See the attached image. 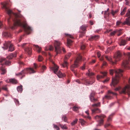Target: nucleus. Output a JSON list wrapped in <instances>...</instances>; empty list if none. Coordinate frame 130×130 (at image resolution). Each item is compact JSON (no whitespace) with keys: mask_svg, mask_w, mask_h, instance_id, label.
<instances>
[{"mask_svg":"<svg viewBox=\"0 0 130 130\" xmlns=\"http://www.w3.org/2000/svg\"><path fill=\"white\" fill-rule=\"evenodd\" d=\"M7 3L5 2L2 3L1 5L3 8L5 9L8 14L9 16L10 19H8L7 21L9 23L11 21V19L13 21L11 24H10V28L12 29H14L15 28L16 26H22L25 31L27 33L29 34L30 32H30L31 31V28L28 26L26 24H23L20 21V20L18 18L21 17L20 14H17L13 12L10 10L7 6Z\"/></svg>","mask_w":130,"mask_h":130,"instance_id":"obj_1","label":"nucleus"},{"mask_svg":"<svg viewBox=\"0 0 130 130\" xmlns=\"http://www.w3.org/2000/svg\"><path fill=\"white\" fill-rule=\"evenodd\" d=\"M123 72V70L120 69L117 70L111 69L110 70V74L111 75H112L114 73L115 74V77L112 78L111 83L110 84L111 87H115L118 83L119 78L122 75V73Z\"/></svg>","mask_w":130,"mask_h":130,"instance_id":"obj_2","label":"nucleus"},{"mask_svg":"<svg viewBox=\"0 0 130 130\" xmlns=\"http://www.w3.org/2000/svg\"><path fill=\"white\" fill-rule=\"evenodd\" d=\"M82 60V57L80 54L78 55L77 58L74 61V64L72 65L71 67V69L73 72L75 74V75L77 77H79V75L78 74L77 72L74 71V68H76L78 66V63L81 61Z\"/></svg>","mask_w":130,"mask_h":130,"instance_id":"obj_3","label":"nucleus"},{"mask_svg":"<svg viewBox=\"0 0 130 130\" xmlns=\"http://www.w3.org/2000/svg\"><path fill=\"white\" fill-rule=\"evenodd\" d=\"M121 56L122 54L121 53L120 51H118L116 52L114 56V59H115V62H114L112 60L111 58L107 56H105V58L112 64H114L116 63V62L120 60L121 59Z\"/></svg>","mask_w":130,"mask_h":130,"instance_id":"obj_4","label":"nucleus"},{"mask_svg":"<svg viewBox=\"0 0 130 130\" xmlns=\"http://www.w3.org/2000/svg\"><path fill=\"white\" fill-rule=\"evenodd\" d=\"M27 72L29 73L30 74H31L35 73L36 72L32 68H27L22 71L21 72L19 73L16 74L15 75L16 76H22V77L21 78V79H22L23 77L25 76V74Z\"/></svg>","mask_w":130,"mask_h":130,"instance_id":"obj_5","label":"nucleus"},{"mask_svg":"<svg viewBox=\"0 0 130 130\" xmlns=\"http://www.w3.org/2000/svg\"><path fill=\"white\" fill-rule=\"evenodd\" d=\"M58 68V67L56 64L54 63L53 67H52L51 69L53 71L54 73L56 74L59 77L61 78L65 76V74L62 73L60 71H59L58 72H57Z\"/></svg>","mask_w":130,"mask_h":130,"instance_id":"obj_6","label":"nucleus"},{"mask_svg":"<svg viewBox=\"0 0 130 130\" xmlns=\"http://www.w3.org/2000/svg\"><path fill=\"white\" fill-rule=\"evenodd\" d=\"M4 46L2 47V48L4 50L7 49H8L9 45V49L8 51L11 52L12 51L14 50V47L13 45L11 43L10 41L6 42L4 44Z\"/></svg>","mask_w":130,"mask_h":130,"instance_id":"obj_7","label":"nucleus"},{"mask_svg":"<svg viewBox=\"0 0 130 130\" xmlns=\"http://www.w3.org/2000/svg\"><path fill=\"white\" fill-rule=\"evenodd\" d=\"M105 117V116L104 115H101L99 116L97 115L95 117V119L99 122L97 126H100L103 124L104 122L103 119Z\"/></svg>","mask_w":130,"mask_h":130,"instance_id":"obj_8","label":"nucleus"},{"mask_svg":"<svg viewBox=\"0 0 130 130\" xmlns=\"http://www.w3.org/2000/svg\"><path fill=\"white\" fill-rule=\"evenodd\" d=\"M61 43L58 41H55L54 43V45L55 47V51L56 54L60 53L61 52V49L60 46Z\"/></svg>","mask_w":130,"mask_h":130,"instance_id":"obj_9","label":"nucleus"},{"mask_svg":"<svg viewBox=\"0 0 130 130\" xmlns=\"http://www.w3.org/2000/svg\"><path fill=\"white\" fill-rule=\"evenodd\" d=\"M126 15L128 17L125 19V21L122 23V25L130 26V9H128V10Z\"/></svg>","mask_w":130,"mask_h":130,"instance_id":"obj_10","label":"nucleus"},{"mask_svg":"<svg viewBox=\"0 0 130 130\" xmlns=\"http://www.w3.org/2000/svg\"><path fill=\"white\" fill-rule=\"evenodd\" d=\"M116 93L111 91L110 90H109L108 91L107 94L103 98V99L104 100V99H110L113 95H116Z\"/></svg>","mask_w":130,"mask_h":130,"instance_id":"obj_11","label":"nucleus"},{"mask_svg":"<svg viewBox=\"0 0 130 130\" xmlns=\"http://www.w3.org/2000/svg\"><path fill=\"white\" fill-rule=\"evenodd\" d=\"M27 43H25L21 45V46L23 48H24L25 51L28 54L30 55L31 53V49L28 47V46H26V47H25Z\"/></svg>","mask_w":130,"mask_h":130,"instance_id":"obj_12","label":"nucleus"},{"mask_svg":"<svg viewBox=\"0 0 130 130\" xmlns=\"http://www.w3.org/2000/svg\"><path fill=\"white\" fill-rule=\"evenodd\" d=\"M95 95V93L94 92H92L90 94L89 98L91 102H94L97 101V99L94 98Z\"/></svg>","mask_w":130,"mask_h":130,"instance_id":"obj_13","label":"nucleus"},{"mask_svg":"<svg viewBox=\"0 0 130 130\" xmlns=\"http://www.w3.org/2000/svg\"><path fill=\"white\" fill-rule=\"evenodd\" d=\"M101 73L103 75H98L97 76V78L98 80H99L100 79L103 78L104 77L106 76V75L107 73L105 72H101Z\"/></svg>","mask_w":130,"mask_h":130,"instance_id":"obj_14","label":"nucleus"},{"mask_svg":"<svg viewBox=\"0 0 130 130\" xmlns=\"http://www.w3.org/2000/svg\"><path fill=\"white\" fill-rule=\"evenodd\" d=\"M92 113L95 114L99 113L101 112V110L98 108H94L93 109L91 110Z\"/></svg>","mask_w":130,"mask_h":130,"instance_id":"obj_15","label":"nucleus"},{"mask_svg":"<svg viewBox=\"0 0 130 130\" xmlns=\"http://www.w3.org/2000/svg\"><path fill=\"white\" fill-rule=\"evenodd\" d=\"M84 82H85V84L86 85H89L92 84L95 82L94 80H93L92 81H86L85 80H84Z\"/></svg>","mask_w":130,"mask_h":130,"instance_id":"obj_16","label":"nucleus"},{"mask_svg":"<svg viewBox=\"0 0 130 130\" xmlns=\"http://www.w3.org/2000/svg\"><path fill=\"white\" fill-rule=\"evenodd\" d=\"M84 82H85V84L86 85H89L92 84L95 82L94 80H93L92 81H86L85 80H84Z\"/></svg>","mask_w":130,"mask_h":130,"instance_id":"obj_17","label":"nucleus"},{"mask_svg":"<svg viewBox=\"0 0 130 130\" xmlns=\"http://www.w3.org/2000/svg\"><path fill=\"white\" fill-rule=\"evenodd\" d=\"M122 93L124 94H127L129 95H130V90H121Z\"/></svg>","mask_w":130,"mask_h":130,"instance_id":"obj_18","label":"nucleus"},{"mask_svg":"<svg viewBox=\"0 0 130 130\" xmlns=\"http://www.w3.org/2000/svg\"><path fill=\"white\" fill-rule=\"evenodd\" d=\"M16 55L15 54H11L9 56L7 57V58L9 59H10L12 58L13 57H15Z\"/></svg>","mask_w":130,"mask_h":130,"instance_id":"obj_19","label":"nucleus"},{"mask_svg":"<svg viewBox=\"0 0 130 130\" xmlns=\"http://www.w3.org/2000/svg\"><path fill=\"white\" fill-rule=\"evenodd\" d=\"M126 40L122 39L120 43V45L121 46H124L126 44Z\"/></svg>","mask_w":130,"mask_h":130,"instance_id":"obj_20","label":"nucleus"},{"mask_svg":"<svg viewBox=\"0 0 130 130\" xmlns=\"http://www.w3.org/2000/svg\"><path fill=\"white\" fill-rule=\"evenodd\" d=\"M9 81L10 83L13 84H16L17 83V80L14 78L10 79Z\"/></svg>","mask_w":130,"mask_h":130,"instance_id":"obj_21","label":"nucleus"},{"mask_svg":"<svg viewBox=\"0 0 130 130\" xmlns=\"http://www.w3.org/2000/svg\"><path fill=\"white\" fill-rule=\"evenodd\" d=\"M99 37V36L98 35L92 36L89 38V40H91L93 39H95L98 38Z\"/></svg>","mask_w":130,"mask_h":130,"instance_id":"obj_22","label":"nucleus"},{"mask_svg":"<svg viewBox=\"0 0 130 130\" xmlns=\"http://www.w3.org/2000/svg\"><path fill=\"white\" fill-rule=\"evenodd\" d=\"M129 63V61H126L123 62L122 65L125 68L127 67V64Z\"/></svg>","mask_w":130,"mask_h":130,"instance_id":"obj_23","label":"nucleus"},{"mask_svg":"<svg viewBox=\"0 0 130 130\" xmlns=\"http://www.w3.org/2000/svg\"><path fill=\"white\" fill-rule=\"evenodd\" d=\"M33 46L36 48V51L38 53H40L41 52V48L38 45H34Z\"/></svg>","mask_w":130,"mask_h":130,"instance_id":"obj_24","label":"nucleus"},{"mask_svg":"<svg viewBox=\"0 0 130 130\" xmlns=\"http://www.w3.org/2000/svg\"><path fill=\"white\" fill-rule=\"evenodd\" d=\"M1 70L2 72L1 73V74H5L6 72V69L3 67L1 68Z\"/></svg>","mask_w":130,"mask_h":130,"instance_id":"obj_25","label":"nucleus"},{"mask_svg":"<svg viewBox=\"0 0 130 130\" xmlns=\"http://www.w3.org/2000/svg\"><path fill=\"white\" fill-rule=\"evenodd\" d=\"M67 59H65V58H64L63 63V64H62V66L63 67H67V66L68 63L67 61Z\"/></svg>","mask_w":130,"mask_h":130,"instance_id":"obj_26","label":"nucleus"},{"mask_svg":"<svg viewBox=\"0 0 130 130\" xmlns=\"http://www.w3.org/2000/svg\"><path fill=\"white\" fill-rule=\"evenodd\" d=\"M79 122L81 123L82 125H85L86 123V122L82 119H79Z\"/></svg>","mask_w":130,"mask_h":130,"instance_id":"obj_27","label":"nucleus"},{"mask_svg":"<svg viewBox=\"0 0 130 130\" xmlns=\"http://www.w3.org/2000/svg\"><path fill=\"white\" fill-rule=\"evenodd\" d=\"M10 34L6 31H4L3 33V36L4 37H9Z\"/></svg>","mask_w":130,"mask_h":130,"instance_id":"obj_28","label":"nucleus"},{"mask_svg":"<svg viewBox=\"0 0 130 130\" xmlns=\"http://www.w3.org/2000/svg\"><path fill=\"white\" fill-rule=\"evenodd\" d=\"M119 11L118 9H117L115 11H114L113 10H111V13L113 17H114V15L117 13Z\"/></svg>","mask_w":130,"mask_h":130,"instance_id":"obj_29","label":"nucleus"},{"mask_svg":"<svg viewBox=\"0 0 130 130\" xmlns=\"http://www.w3.org/2000/svg\"><path fill=\"white\" fill-rule=\"evenodd\" d=\"M73 41L72 40L70 39H68L67 40V46H68L71 45V43Z\"/></svg>","mask_w":130,"mask_h":130,"instance_id":"obj_30","label":"nucleus"},{"mask_svg":"<svg viewBox=\"0 0 130 130\" xmlns=\"http://www.w3.org/2000/svg\"><path fill=\"white\" fill-rule=\"evenodd\" d=\"M100 103L99 102L97 103L94 104L92 105V106L93 108H95V107H100Z\"/></svg>","mask_w":130,"mask_h":130,"instance_id":"obj_31","label":"nucleus"},{"mask_svg":"<svg viewBox=\"0 0 130 130\" xmlns=\"http://www.w3.org/2000/svg\"><path fill=\"white\" fill-rule=\"evenodd\" d=\"M129 83L130 85V78L129 80ZM130 89V86L129 85H127L125 86L124 88V89Z\"/></svg>","mask_w":130,"mask_h":130,"instance_id":"obj_32","label":"nucleus"},{"mask_svg":"<svg viewBox=\"0 0 130 130\" xmlns=\"http://www.w3.org/2000/svg\"><path fill=\"white\" fill-rule=\"evenodd\" d=\"M127 8L126 7H125L122 11L121 12L120 14L121 15L124 14Z\"/></svg>","mask_w":130,"mask_h":130,"instance_id":"obj_33","label":"nucleus"},{"mask_svg":"<svg viewBox=\"0 0 130 130\" xmlns=\"http://www.w3.org/2000/svg\"><path fill=\"white\" fill-rule=\"evenodd\" d=\"M53 47L51 46L50 45L47 48H46V50H49L50 51H53Z\"/></svg>","mask_w":130,"mask_h":130,"instance_id":"obj_34","label":"nucleus"},{"mask_svg":"<svg viewBox=\"0 0 130 130\" xmlns=\"http://www.w3.org/2000/svg\"><path fill=\"white\" fill-rule=\"evenodd\" d=\"M71 53H68L65 56V59H68L70 57L71 55Z\"/></svg>","mask_w":130,"mask_h":130,"instance_id":"obj_35","label":"nucleus"},{"mask_svg":"<svg viewBox=\"0 0 130 130\" xmlns=\"http://www.w3.org/2000/svg\"><path fill=\"white\" fill-rule=\"evenodd\" d=\"M119 31L118 30H115L114 31L112 32H110V34L111 36H113L117 32Z\"/></svg>","mask_w":130,"mask_h":130,"instance_id":"obj_36","label":"nucleus"},{"mask_svg":"<svg viewBox=\"0 0 130 130\" xmlns=\"http://www.w3.org/2000/svg\"><path fill=\"white\" fill-rule=\"evenodd\" d=\"M62 119L65 122H66L67 121V118L65 115H63L62 117Z\"/></svg>","mask_w":130,"mask_h":130,"instance_id":"obj_37","label":"nucleus"},{"mask_svg":"<svg viewBox=\"0 0 130 130\" xmlns=\"http://www.w3.org/2000/svg\"><path fill=\"white\" fill-rule=\"evenodd\" d=\"M86 26L85 25H82L81 27L80 28L83 31L85 30L86 29Z\"/></svg>","mask_w":130,"mask_h":130,"instance_id":"obj_38","label":"nucleus"},{"mask_svg":"<svg viewBox=\"0 0 130 130\" xmlns=\"http://www.w3.org/2000/svg\"><path fill=\"white\" fill-rule=\"evenodd\" d=\"M77 121H78V119H76L74 121H73V122L71 123V125H74L75 124H76L77 123Z\"/></svg>","mask_w":130,"mask_h":130,"instance_id":"obj_39","label":"nucleus"},{"mask_svg":"<svg viewBox=\"0 0 130 130\" xmlns=\"http://www.w3.org/2000/svg\"><path fill=\"white\" fill-rule=\"evenodd\" d=\"M113 115V114H112L110 115L107 119L108 121H109L111 120L112 117Z\"/></svg>","mask_w":130,"mask_h":130,"instance_id":"obj_40","label":"nucleus"},{"mask_svg":"<svg viewBox=\"0 0 130 130\" xmlns=\"http://www.w3.org/2000/svg\"><path fill=\"white\" fill-rule=\"evenodd\" d=\"M53 125L54 128H55L56 130H59V128L56 125L54 124H53Z\"/></svg>","mask_w":130,"mask_h":130,"instance_id":"obj_41","label":"nucleus"},{"mask_svg":"<svg viewBox=\"0 0 130 130\" xmlns=\"http://www.w3.org/2000/svg\"><path fill=\"white\" fill-rule=\"evenodd\" d=\"M59 126H60L63 129H66L67 127L65 125H62L60 124Z\"/></svg>","mask_w":130,"mask_h":130,"instance_id":"obj_42","label":"nucleus"},{"mask_svg":"<svg viewBox=\"0 0 130 130\" xmlns=\"http://www.w3.org/2000/svg\"><path fill=\"white\" fill-rule=\"evenodd\" d=\"M43 58L40 55H39L38 58V60L39 61H42Z\"/></svg>","mask_w":130,"mask_h":130,"instance_id":"obj_43","label":"nucleus"},{"mask_svg":"<svg viewBox=\"0 0 130 130\" xmlns=\"http://www.w3.org/2000/svg\"><path fill=\"white\" fill-rule=\"evenodd\" d=\"M118 30L119 31L117 32H116V33H118V34H117V35L118 36H120V35H121L122 33L121 30Z\"/></svg>","mask_w":130,"mask_h":130,"instance_id":"obj_44","label":"nucleus"},{"mask_svg":"<svg viewBox=\"0 0 130 130\" xmlns=\"http://www.w3.org/2000/svg\"><path fill=\"white\" fill-rule=\"evenodd\" d=\"M6 64L10 65V62L9 61H5L4 62Z\"/></svg>","mask_w":130,"mask_h":130,"instance_id":"obj_45","label":"nucleus"},{"mask_svg":"<svg viewBox=\"0 0 130 130\" xmlns=\"http://www.w3.org/2000/svg\"><path fill=\"white\" fill-rule=\"evenodd\" d=\"M86 75L88 76H90L93 75H94V73L92 72H89L88 73H86Z\"/></svg>","mask_w":130,"mask_h":130,"instance_id":"obj_46","label":"nucleus"},{"mask_svg":"<svg viewBox=\"0 0 130 130\" xmlns=\"http://www.w3.org/2000/svg\"><path fill=\"white\" fill-rule=\"evenodd\" d=\"M79 109V108L77 107L74 106L73 108V110L74 111H76Z\"/></svg>","mask_w":130,"mask_h":130,"instance_id":"obj_47","label":"nucleus"},{"mask_svg":"<svg viewBox=\"0 0 130 130\" xmlns=\"http://www.w3.org/2000/svg\"><path fill=\"white\" fill-rule=\"evenodd\" d=\"M40 67H41L42 70H45L46 68V67L44 65H42V66H40Z\"/></svg>","mask_w":130,"mask_h":130,"instance_id":"obj_48","label":"nucleus"},{"mask_svg":"<svg viewBox=\"0 0 130 130\" xmlns=\"http://www.w3.org/2000/svg\"><path fill=\"white\" fill-rule=\"evenodd\" d=\"M122 23V22L120 21H117L116 22V25L117 26H119V25L121 24Z\"/></svg>","mask_w":130,"mask_h":130,"instance_id":"obj_49","label":"nucleus"},{"mask_svg":"<svg viewBox=\"0 0 130 130\" xmlns=\"http://www.w3.org/2000/svg\"><path fill=\"white\" fill-rule=\"evenodd\" d=\"M14 101L17 105H19V102L18 100L15 99L14 100Z\"/></svg>","mask_w":130,"mask_h":130,"instance_id":"obj_50","label":"nucleus"},{"mask_svg":"<svg viewBox=\"0 0 130 130\" xmlns=\"http://www.w3.org/2000/svg\"><path fill=\"white\" fill-rule=\"evenodd\" d=\"M22 86L21 85L20 86H18L17 87V89H22Z\"/></svg>","mask_w":130,"mask_h":130,"instance_id":"obj_51","label":"nucleus"},{"mask_svg":"<svg viewBox=\"0 0 130 130\" xmlns=\"http://www.w3.org/2000/svg\"><path fill=\"white\" fill-rule=\"evenodd\" d=\"M101 89H107V87L105 86H102L101 87Z\"/></svg>","mask_w":130,"mask_h":130,"instance_id":"obj_52","label":"nucleus"},{"mask_svg":"<svg viewBox=\"0 0 130 130\" xmlns=\"http://www.w3.org/2000/svg\"><path fill=\"white\" fill-rule=\"evenodd\" d=\"M126 2V5H127L130 6V3L128 1H125Z\"/></svg>","mask_w":130,"mask_h":130,"instance_id":"obj_53","label":"nucleus"},{"mask_svg":"<svg viewBox=\"0 0 130 130\" xmlns=\"http://www.w3.org/2000/svg\"><path fill=\"white\" fill-rule=\"evenodd\" d=\"M110 125V124H106L104 126L105 128H106Z\"/></svg>","mask_w":130,"mask_h":130,"instance_id":"obj_54","label":"nucleus"},{"mask_svg":"<svg viewBox=\"0 0 130 130\" xmlns=\"http://www.w3.org/2000/svg\"><path fill=\"white\" fill-rule=\"evenodd\" d=\"M109 80V78H108L106 79H105L104 81L103 82L104 83H105L106 82L108 81Z\"/></svg>","mask_w":130,"mask_h":130,"instance_id":"obj_55","label":"nucleus"},{"mask_svg":"<svg viewBox=\"0 0 130 130\" xmlns=\"http://www.w3.org/2000/svg\"><path fill=\"white\" fill-rule=\"evenodd\" d=\"M97 55L98 57H100L101 56V53L100 52H98L97 53Z\"/></svg>","mask_w":130,"mask_h":130,"instance_id":"obj_56","label":"nucleus"},{"mask_svg":"<svg viewBox=\"0 0 130 130\" xmlns=\"http://www.w3.org/2000/svg\"><path fill=\"white\" fill-rule=\"evenodd\" d=\"M128 60L129 61H130V53H128Z\"/></svg>","mask_w":130,"mask_h":130,"instance_id":"obj_57","label":"nucleus"},{"mask_svg":"<svg viewBox=\"0 0 130 130\" xmlns=\"http://www.w3.org/2000/svg\"><path fill=\"white\" fill-rule=\"evenodd\" d=\"M114 103H111L110 104V105H109V106L110 107L112 106H113V105H114Z\"/></svg>","mask_w":130,"mask_h":130,"instance_id":"obj_58","label":"nucleus"},{"mask_svg":"<svg viewBox=\"0 0 130 130\" xmlns=\"http://www.w3.org/2000/svg\"><path fill=\"white\" fill-rule=\"evenodd\" d=\"M122 89V88H121V87L119 86L118 88H116L115 89H117H117Z\"/></svg>","mask_w":130,"mask_h":130,"instance_id":"obj_59","label":"nucleus"},{"mask_svg":"<svg viewBox=\"0 0 130 130\" xmlns=\"http://www.w3.org/2000/svg\"><path fill=\"white\" fill-rule=\"evenodd\" d=\"M85 64H84L81 68L83 70H84L85 69Z\"/></svg>","mask_w":130,"mask_h":130,"instance_id":"obj_60","label":"nucleus"},{"mask_svg":"<svg viewBox=\"0 0 130 130\" xmlns=\"http://www.w3.org/2000/svg\"><path fill=\"white\" fill-rule=\"evenodd\" d=\"M85 48V46L84 45H83L81 47V48L82 50L84 49Z\"/></svg>","mask_w":130,"mask_h":130,"instance_id":"obj_61","label":"nucleus"},{"mask_svg":"<svg viewBox=\"0 0 130 130\" xmlns=\"http://www.w3.org/2000/svg\"><path fill=\"white\" fill-rule=\"evenodd\" d=\"M76 82L78 83L79 84H80L81 83L78 79L77 80H76Z\"/></svg>","mask_w":130,"mask_h":130,"instance_id":"obj_62","label":"nucleus"},{"mask_svg":"<svg viewBox=\"0 0 130 130\" xmlns=\"http://www.w3.org/2000/svg\"><path fill=\"white\" fill-rule=\"evenodd\" d=\"M107 64V63L106 62L104 61L103 63V65L104 66L106 65Z\"/></svg>","mask_w":130,"mask_h":130,"instance_id":"obj_63","label":"nucleus"},{"mask_svg":"<svg viewBox=\"0 0 130 130\" xmlns=\"http://www.w3.org/2000/svg\"><path fill=\"white\" fill-rule=\"evenodd\" d=\"M126 40L127 41H130V37H127L126 38Z\"/></svg>","mask_w":130,"mask_h":130,"instance_id":"obj_64","label":"nucleus"}]
</instances>
